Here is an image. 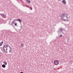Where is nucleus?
<instances>
[{
    "label": "nucleus",
    "mask_w": 73,
    "mask_h": 73,
    "mask_svg": "<svg viewBox=\"0 0 73 73\" xmlns=\"http://www.w3.org/2000/svg\"><path fill=\"white\" fill-rule=\"evenodd\" d=\"M68 14L66 13H63L61 15V19L65 21H69L68 19L70 18V17H68Z\"/></svg>",
    "instance_id": "f257e3e1"
},
{
    "label": "nucleus",
    "mask_w": 73,
    "mask_h": 73,
    "mask_svg": "<svg viewBox=\"0 0 73 73\" xmlns=\"http://www.w3.org/2000/svg\"><path fill=\"white\" fill-rule=\"evenodd\" d=\"M64 29L62 28H60L59 29L58 31V32H61L62 33L64 31Z\"/></svg>",
    "instance_id": "f03ea898"
},
{
    "label": "nucleus",
    "mask_w": 73,
    "mask_h": 73,
    "mask_svg": "<svg viewBox=\"0 0 73 73\" xmlns=\"http://www.w3.org/2000/svg\"><path fill=\"white\" fill-rule=\"evenodd\" d=\"M8 45L7 44H5L3 46V50L4 52H5V49L8 48Z\"/></svg>",
    "instance_id": "7ed1b4c3"
},
{
    "label": "nucleus",
    "mask_w": 73,
    "mask_h": 73,
    "mask_svg": "<svg viewBox=\"0 0 73 73\" xmlns=\"http://www.w3.org/2000/svg\"><path fill=\"white\" fill-rule=\"evenodd\" d=\"M54 64L57 65H58V64H59V62L58 60H55L54 62Z\"/></svg>",
    "instance_id": "20e7f679"
},
{
    "label": "nucleus",
    "mask_w": 73,
    "mask_h": 73,
    "mask_svg": "<svg viewBox=\"0 0 73 73\" xmlns=\"http://www.w3.org/2000/svg\"><path fill=\"white\" fill-rule=\"evenodd\" d=\"M0 15L1 16H2L3 18H6V15L4 14L1 13L0 14Z\"/></svg>",
    "instance_id": "39448f33"
},
{
    "label": "nucleus",
    "mask_w": 73,
    "mask_h": 73,
    "mask_svg": "<svg viewBox=\"0 0 73 73\" xmlns=\"http://www.w3.org/2000/svg\"><path fill=\"white\" fill-rule=\"evenodd\" d=\"M62 2V3L63 4H64V5H65L66 4V1H65V0H63Z\"/></svg>",
    "instance_id": "423d86ee"
},
{
    "label": "nucleus",
    "mask_w": 73,
    "mask_h": 73,
    "mask_svg": "<svg viewBox=\"0 0 73 73\" xmlns=\"http://www.w3.org/2000/svg\"><path fill=\"white\" fill-rule=\"evenodd\" d=\"M17 21H19V22L21 23V22H22V21H21V20H20V19H17Z\"/></svg>",
    "instance_id": "0eeeda50"
},
{
    "label": "nucleus",
    "mask_w": 73,
    "mask_h": 73,
    "mask_svg": "<svg viewBox=\"0 0 73 73\" xmlns=\"http://www.w3.org/2000/svg\"><path fill=\"white\" fill-rule=\"evenodd\" d=\"M2 66V68H5L6 66L5 65V64H3Z\"/></svg>",
    "instance_id": "6e6552de"
},
{
    "label": "nucleus",
    "mask_w": 73,
    "mask_h": 73,
    "mask_svg": "<svg viewBox=\"0 0 73 73\" xmlns=\"http://www.w3.org/2000/svg\"><path fill=\"white\" fill-rule=\"evenodd\" d=\"M27 2L28 3H30L31 1L29 0H27Z\"/></svg>",
    "instance_id": "1a4fd4ad"
},
{
    "label": "nucleus",
    "mask_w": 73,
    "mask_h": 73,
    "mask_svg": "<svg viewBox=\"0 0 73 73\" xmlns=\"http://www.w3.org/2000/svg\"><path fill=\"white\" fill-rule=\"evenodd\" d=\"M20 45L21 46H22V47H23V46H24V44L22 43Z\"/></svg>",
    "instance_id": "9d476101"
},
{
    "label": "nucleus",
    "mask_w": 73,
    "mask_h": 73,
    "mask_svg": "<svg viewBox=\"0 0 73 73\" xmlns=\"http://www.w3.org/2000/svg\"><path fill=\"white\" fill-rule=\"evenodd\" d=\"M8 48H6V50H5V52H6V53H7L8 51H7V50H8Z\"/></svg>",
    "instance_id": "9b49d317"
},
{
    "label": "nucleus",
    "mask_w": 73,
    "mask_h": 73,
    "mask_svg": "<svg viewBox=\"0 0 73 73\" xmlns=\"http://www.w3.org/2000/svg\"><path fill=\"white\" fill-rule=\"evenodd\" d=\"M15 21H13L12 22V24H14V23H15Z\"/></svg>",
    "instance_id": "f8f14e48"
},
{
    "label": "nucleus",
    "mask_w": 73,
    "mask_h": 73,
    "mask_svg": "<svg viewBox=\"0 0 73 73\" xmlns=\"http://www.w3.org/2000/svg\"><path fill=\"white\" fill-rule=\"evenodd\" d=\"M4 64H5V65H7V63L6 62H5V63Z\"/></svg>",
    "instance_id": "ddd939ff"
},
{
    "label": "nucleus",
    "mask_w": 73,
    "mask_h": 73,
    "mask_svg": "<svg viewBox=\"0 0 73 73\" xmlns=\"http://www.w3.org/2000/svg\"><path fill=\"white\" fill-rule=\"evenodd\" d=\"M2 45H3V44L2 43H0V46H2Z\"/></svg>",
    "instance_id": "4468645a"
},
{
    "label": "nucleus",
    "mask_w": 73,
    "mask_h": 73,
    "mask_svg": "<svg viewBox=\"0 0 73 73\" xmlns=\"http://www.w3.org/2000/svg\"><path fill=\"white\" fill-rule=\"evenodd\" d=\"M29 8L31 9V10H32V7H29Z\"/></svg>",
    "instance_id": "2eb2a0df"
},
{
    "label": "nucleus",
    "mask_w": 73,
    "mask_h": 73,
    "mask_svg": "<svg viewBox=\"0 0 73 73\" xmlns=\"http://www.w3.org/2000/svg\"><path fill=\"white\" fill-rule=\"evenodd\" d=\"M15 24V26H16L17 25V23H14Z\"/></svg>",
    "instance_id": "dca6fc26"
},
{
    "label": "nucleus",
    "mask_w": 73,
    "mask_h": 73,
    "mask_svg": "<svg viewBox=\"0 0 73 73\" xmlns=\"http://www.w3.org/2000/svg\"><path fill=\"white\" fill-rule=\"evenodd\" d=\"M3 41H2L1 42V43L3 44Z\"/></svg>",
    "instance_id": "f3484780"
},
{
    "label": "nucleus",
    "mask_w": 73,
    "mask_h": 73,
    "mask_svg": "<svg viewBox=\"0 0 73 73\" xmlns=\"http://www.w3.org/2000/svg\"><path fill=\"white\" fill-rule=\"evenodd\" d=\"M62 35H59L60 37H62Z\"/></svg>",
    "instance_id": "a211bd4d"
},
{
    "label": "nucleus",
    "mask_w": 73,
    "mask_h": 73,
    "mask_svg": "<svg viewBox=\"0 0 73 73\" xmlns=\"http://www.w3.org/2000/svg\"><path fill=\"white\" fill-rule=\"evenodd\" d=\"M11 52V50H9V52Z\"/></svg>",
    "instance_id": "6ab92c4d"
},
{
    "label": "nucleus",
    "mask_w": 73,
    "mask_h": 73,
    "mask_svg": "<svg viewBox=\"0 0 73 73\" xmlns=\"http://www.w3.org/2000/svg\"><path fill=\"white\" fill-rule=\"evenodd\" d=\"M9 48H10V49H11V46H9Z\"/></svg>",
    "instance_id": "aec40b11"
},
{
    "label": "nucleus",
    "mask_w": 73,
    "mask_h": 73,
    "mask_svg": "<svg viewBox=\"0 0 73 73\" xmlns=\"http://www.w3.org/2000/svg\"><path fill=\"white\" fill-rule=\"evenodd\" d=\"M20 73H24V72H20Z\"/></svg>",
    "instance_id": "412c9836"
},
{
    "label": "nucleus",
    "mask_w": 73,
    "mask_h": 73,
    "mask_svg": "<svg viewBox=\"0 0 73 73\" xmlns=\"http://www.w3.org/2000/svg\"><path fill=\"white\" fill-rule=\"evenodd\" d=\"M5 62H3L4 64H5Z\"/></svg>",
    "instance_id": "4be33fe9"
},
{
    "label": "nucleus",
    "mask_w": 73,
    "mask_h": 73,
    "mask_svg": "<svg viewBox=\"0 0 73 73\" xmlns=\"http://www.w3.org/2000/svg\"><path fill=\"white\" fill-rule=\"evenodd\" d=\"M21 28H22V27L21 26Z\"/></svg>",
    "instance_id": "5701e85b"
},
{
    "label": "nucleus",
    "mask_w": 73,
    "mask_h": 73,
    "mask_svg": "<svg viewBox=\"0 0 73 73\" xmlns=\"http://www.w3.org/2000/svg\"><path fill=\"white\" fill-rule=\"evenodd\" d=\"M17 29H16V31H17Z\"/></svg>",
    "instance_id": "b1692460"
},
{
    "label": "nucleus",
    "mask_w": 73,
    "mask_h": 73,
    "mask_svg": "<svg viewBox=\"0 0 73 73\" xmlns=\"http://www.w3.org/2000/svg\"><path fill=\"white\" fill-rule=\"evenodd\" d=\"M59 1H60V0H58Z\"/></svg>",
    "instance_id": "393cba45"
},
{
    "label": "nucleus",
    "mask_w": 73,
    "mask_h": 73,
    "mask_svg": "<svg viewBox=\"0 0 73 73\" xmlns=\"http://www.w3.org/2000/svg\"><path fill=\"white\" fill-rule=\"evenodd\" d=\"M54 69H55V68H54Z\"/></svg>",
    "instance_id": "a878e982"
}]
</instances>
